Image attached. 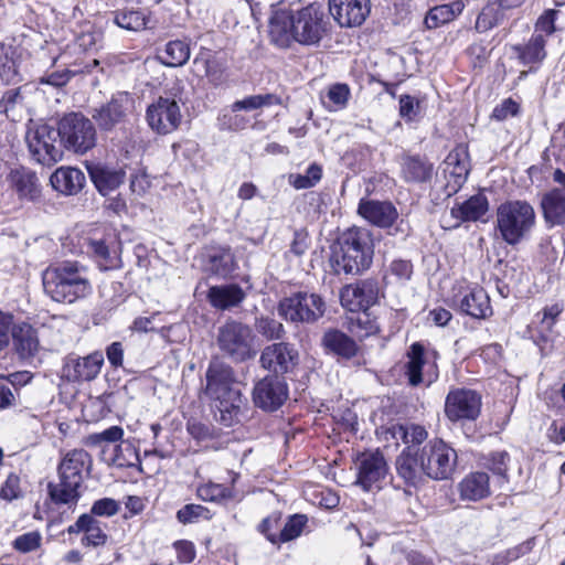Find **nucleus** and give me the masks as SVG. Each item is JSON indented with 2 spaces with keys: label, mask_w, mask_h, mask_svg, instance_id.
I'll list each match as a JSON object with an SVG mask.
<instances>
[{
  "label": "nucleus",
  "mask_w": 565,
  "mask_h": 565,
  "mask_svg": "<svg viewBox=\"0 0 565 565\" xmlns=\"http://www.w3.org/2000/svg\"><path fill=\"white\" fill-rule=\"evenodd\" d=\"M57 135L66 150L78 154L93 149L97 141L94 124L81 113L64 115L58 121Z\"/></svg>",
  "instance_id": "0eeeda50"
},
{
  "label": "nucleus",
  "mask_w": 565,
  "mask_h": 565,
  "mask_svg": "<svg viewBox=\"0 0 565 565\" xmlns=\"http://www.w3.org/2000/svg\"><path fill=\"white\" fill-rule=\"evenodd\" d=\"M393 436L401 438L405 444H420L427 438V431L419 425H396L392 428Z\"/></svg>",
  "instance_id": "09e8293b"
},
{
  "label": "nucleus",
  "mask_w": 565,
  "mask_h": 565,
  "mask_svg": "<svg viewBox=\"0 0 565 565\" xmlns=\"http://www.w3.org/2000/svg\"><path fill=\"white\" fill-rule=\"evenodd\" d=\"M12 183L22 198L33 199L39 192L38 178L29 170H15L12 172Z\"/></svg>",
  "instance_id": "ea45409f"
},
{
  "label": "nucleus",
  "mask_w": 565,
  "mask_h": 565,
  "mask_svg": "<svg viewBox=\"0 0 565 565\" xmlns=\"http://www.w3.org/2000/svg\"><path fill=\"white\" fill-rule=\"evenodd\" d=\"M465 9L462 0H454L449 3L433 7L426 14L424 23L427 29H437L454 21Z\"/></svg>",
  "instance_id": "c756f323"
},
{
  "label": "nucleus",
  "mask_w": 565,
  "mask_h": 565,
  "mask_svg": "<svg viewBox=\"0 0 565 565\" xmlns=\"http://www.w3.org/2000/svg\"><path fill=\"white\" fill-rule=\"evenodd\" d=\"M563 312V307L558 303L546 306L543 310L537 313V332L541 334L543 340H546L552 332L557 318Z\"/></svg>",
  "instance_id": "79ce46f5"
},
{
  "label": "nucleus",
  "mask_w": 565,
  "mask_h": 565,
  "mask_svg": "<svg viewBox=\"0 0 565 565\" xmlns=\"http://www.w3.org/2000/svg\"><path fill=\"white\" fill-rule=\"evenodd\" d=\"M306 524H307L306 515L295 514V515L290 516L288 519V521L285 523L279 535L277 536L278 543L288 542V541H291V540L300 536Z\"/></svg>",
  "instance_id": "8fccbe9b"
},
{
  "label": "nucleus",
  "mask_w": 565,
  "mask_h": 565,
  "mask_svg": "<svg viewBox=\"0 0 565 565\" xmlns=\"http://www.w3.org/2000/svg\"><path fill=\"white\" fill-rule=\"evenodd\" d=\"M481 395L467 388L451 390L445 401V414L451 422L475 420L481 412Z\"/></svg>",
  "instance_id": "ddd939ff"
},
{
  "label": "nucleus",
  "mask_w": 565,
  "mask_h": 565,
  "mask_svg": "<svg viewBox=\"0 0 565 565\" xmlns=\"http://www.w3.org/2000/svg\"><path fill=\"white\" fill-rule=\"evenodd\" d=\"M124 354H125L124 345L119 341L113 342L106 348V356H107L108 363L115 369L122 366Z\"/></svg>",
  "instance_id": "774afa93"
},
{
  "label": "nucleus",
  "mask_w": 565,
  "mask_h": 565,
  "mask_svg": "<svg viewBox=\"0 0 565 565\" xmlns=\"http://www.w3.org/2000/svg\"><path fill=\"white\" fill-rule=\"evenodd\" d=\"M358 212L371 224L384 228L392 226L398 217L396 207L387 201L361 200Z\"/></svg>",
  "instance_id": "b1692460"
},
{
  "label": "nucleus",
  "mask_w": 565,
  "mask_h": 565,
  "mask_svg": "<svg viewBox=\"0 0 565 565\" xmlns=\"http://www.w3.org/2000/svg\"><path fill=\"white\" fill-rule=\"evenodd\" d=\"M327 31L324 11L321 4L311 3L299 10L279 7L273 10L268 21L271 43L288 49L294 43L311 46L322 40Z\"/></svg>",
  "instance_id": "f257e3e1"
},
{
  "label": "nucleus",
  "mask_w": 565,
  "mask_h": 565,
  "mask_svg": "<svg viewBox=\"0 0 565 565\" xmlns=\"http://www.w3.org/2000/svg\"><path fill=\"white\" fill-rule=\"evenodd\" d=\"M462 500L478 501L490 495L489 476L486 472H471L458 484Z\"/></svg>",
  "instance_id": "cd10ccee"
},
{
  "label": "nucleus",
  "mask_w": 565,
  "mask_h": 565,
  "mask_svg": "<svg viewBox=\"0 0 565 565\" xmlns=\"http://www.w3.org/2000/svg\"><path fill=\"white\" fill-rule=\"evenodd\" d=\"M324 302L315 294L299 292L284 299L279 313L292 322H313L323 316Z\"/></svg>",
  "instance_id": "9b49d317"
},
{
  "label": "nucleus",
  "mask_w": 565,
  "mask_h": 565,
  "mask_svg": "<svg viewBox=\"0 0 565 565\" xmlns=\"http://www.w3.org/2000/svg\"><path fill=\"white\" fill-rule=\"evenodd\" d=\"M396 468L399 477L414 487L423 483L425 479L428 478L422 448L407 447V449L398 456Z\"/></svg>",
  "instance_id": "5701e85b"
},
{
  "label": "nucleus",
  "mask_w": 565,
  "mask_h": 565,
  "mask_svg": "<svg viewBox=\"0 0 565 565\" xmlns=\"http://www.w3.org/2000/svg\"><path fill=\"white\" fill-rule=\"evenodd\" d=\"M288 397L286 382L277 375H268L256 383L253 401L264 411L273 412L279 408Z\"/></svg>",
  "instance_id": "2eb2a0df"
},
{
  "label": "nucleus",
  "mask_w": 565,
  "mask_h": 565,
  "mask_svg": "<svg viewBox=\"0 0 565 565\" xmlns=\"http://www.w3.org/2000/svg\"><path fill=\"white\" fill-rule=\"evenodd\" d=\"M160 62L170 67L184 65L190 58V46L185 41L168 42L158 55Z\"/></svg>",
  "instance_id": "72a5a7b5"
},
{
  "label": "nucleus",
  "mask_w": 565,
  "mask_h": 565,
  "mask_svg": "<svg viewBox=\"0 0 565 565\" xmlns=\"http://www.w3.org/2000/svg\"><path fill=\"white\" fill-rule=\"evenodd\" d=\"M518 111L519 104L511 98H507L493 109L492 117L497 120H504L515 116Z\"/></svg>",
  "instance_id": "e2e57ef3"
},
{
  "label": "nucleus",
  "mask_w": 565,
  "mask_h": 565,
  "mask_svg": "<svg viewBox=\"0 0 565 565\" xmlns=\"http://www.w3.org/2000/svg\"><path fill=\"white\" fill-rule=\"evenodd\" d=\"M298 352L287 343H274L266 347L260 354L264 369L277 374L291 371L297 364Z\"/></svg>",
  "instance_id": "412c9836"
},
{
  "label": "nucleus",
  "mask_w": 565,
  "mask_h": 565,
  "mask_svg": "<svg viewBox=\"0 0 565 565\" xmlns=\"http://www.w3.org/2000/svg\"><path fill=\"white\" fill-rule=\"evenodd\" d=\"M349 331L362 340L376 334L380 331V324L375 317L364 310L349 318Z\"/></svg>",
  "instance_id": "f704fd0d"
},
{
  "label": "nucleus",
  "mask_w": 565,
  "mask_h": 565,
  "mask_svg": "<svg viewBox=\"0 0 565 565\" xmlns=\"http://www.w3.org/2000/svg\"><path fill=\"white\" fill-rule=\"evenodd\" d=\"M321 343L327 352L347 360L355 356L359 351L355 341L337 329L326 331Z\"/></svg>",
  "instance_id": "a878e982"
},
{
  "label": "nucleus",
  "mask_w": 565,
  "mask_h": 565,
  "mask_svg": "<svg viewBox=\"0 0 565 565\" xmlns=\"http://www.w3.org/2000/svg\"><path fill=\"white\" fill-rule=\"evenodd\" d=\"M236 267L235 258L230 249L218 248L209 255L206 269L221 277L231 275Z\"/></svg>",
  "instance_id": "e433bc0d"
},
{
  "label": "nucleus",
  "mask_w": 565,
  "mask_h": 565,
  "mask_svg": "<svg viewBox=\"0 0 565 565\" xmlns=\"http://www.w3.org/2000/svg\"><path fill=\"white\" fill-rule=\"evenodd\" d=\"M373 239L367 228L351 227L335 242L330 258L337 274L358 275L367 269L373 258Z\"/></svg>",
  "instance_id": "7ed1b4c3"
},
{
  "label": "nucleus",
  "mask_w": 565,
  "mask_h": 565,
  "mask_svg": "<svg viewBox=\"0 0 565 565\" xmlns=\"http://www.w3.org/2000/svg\"><path fill=\"white\" fill-rule=\"evenodd\" d=\"M489 210V202L486 195L479 193L472 195L462 203L451 207L449 215L441 220L445 228L458 227L462 222H476L481 220Z\"/></svg>",
  "instance_id": "6ab92c4d"
},
{
  "label": "nucleus",
  "mask_w": 565,
  "mask_h": 565,
  "mask_svg": "<svg viewBox=\"0 0 565 565\" xmlns=\"http://www.w3.org/2000/svg\"><path fill=\"white\" fill-rule=\"evenodd\" d=\"M210 510L201 504H186L177 512V519L182 524L198 522L199 520H210Z\"/></svg>",
  "instance_id": "603ef678"
},
{
  "label": "nucleus",
  "mask_w": 565,
  "mask_h": 565,
  "mask_svg": "<svg viewBox=\"0 0 565 565\" xmlns=\"http://www.w3.org/2000/svg\"><path fill=\"white\" fill-rule=\"evenodd\" d=\"M329 10L341 26L361 25L370 13V0H329Z\"/></svg>",
  "instance_id": "aec40b11"
},
{
  "label": "nucleus",
  "mask_w": 565,
  "mask_h": 565,
  "mask_svg": "<svg viewBox=\"0 0 565 565\" xmlns=\"http://www.w3.org/2000/svg\"><path fill=\"white\" fill-rule=\"evenodd\" d=\"M379 297L377 284L362 280L343 287L340 294L341 305L351 312L367 310Z\"/></svg>",
  "instance_id": "a211bd4d"
},
{
  "label": "nucleus",
  "mask_w": 565,
  "mask_h": 565,
  "mask_svg": "<svg viewBox=\"0 0 565 565\" xmlns=\"http://www.w3.org/2000/svg\"><path fill=\"white\" fill-rule=\"evenodd\" d=\"M557 11L546 10L536 21L535 31L551 35L555 31V17Z\"/></svg>",
  "instance_id": "69168bd1"
},
{
  "label": "nucleus",
  "mask_w": 565,
  "mask_h": 565,
  "mask_svg": "<svg viewBox=\"0 0 565 565\" xmlns=\"http://www.w3.org/2000/svg\"><path fill=\"white\" fill-rule=\"evenodd\" d=\"M207 298L213 307L225 310L239 305L245 294L237 285L214 286L209 289Z\"/></svg>",
  "instance_id": "7c9ffc66"
},
{
  "label": "nucleus",
  "mask_w": 565,
  "mask_h": 565,
  "mask_svg": "<svg viewBox=\"0 0 565 565\" xmlns=\"http://www.w3.org/2000/svg\"><path fill=\"white\" fill-rule=\"evenodd\" d=\"M542 207L546 222L553 225L565 223V190L554 189L542 199Z\"/></svg>",
  "instance_id": "2f4dec72"
},
{
  "label": "nucleus",
  "mask_w": 565,
  "mask_h": 565,
  "mask_svg": "<svg viewBox=\"0 0 565 565\" xmlns=\"http://www.w3.org/2000/svg\"><path fill=\"white\" fill-rule=\"evenodd\" d=\"M327 97L331 110H339L347 106L350 98V88L347 84H333L328 88Z\"/></svg>",
  "instance_id": "5fc2aeb1"
},
{
  "label": "nucleus",
  "mask_w": 565,
  "mask_h": 565,
  "mask_svg": "<svg viewBox=\"0 0 565 565\" xmlns=\"http://www.w3.org/2000/svg\"><path fill=\"white\" fill-rule=\"evenodd\" d=\"M88 172L96 189L103 195L116 190L122 182L125 173L121 170L113 169L102 164L88 167Z\"/></svg>",
  "instance_id": "c85d7f7f"
},
{
  "label": "nucleus",
  "mask_w": 565,
  "mask_h": 565,
  "mask_svg": "<svg viewBox=\"0 0 565 565\" xmlns=\"http://www.w3.org/2000/svg\"><path fill=\"white\" fill-rule=\"evenodd\" d=\"M447 169L450 174L456 175L460 180H465L468 174V168L466 162L460 160V153L458 151L450 152L445 161Z\"/></svg>",
  "instance_id": "052dcab7"
},
{
  "label": "nucleus",
  "mask_w": 565,
  "mask_h": 565,
  "mask_svg": "<svg viewBox=\"0 0 565 565\" xmlns=\"http://www.w3.org/2000/svg\"><path fill=\"white\" fill-rule=\"evenodd\" d=\"M257 329L268 339H278L282 334V324L274 319L262 318L258 321Z\"/></svg>",
  "instance_id": "680f3d73"
},
{
  "label": "nucleus",
  "mask_w": 565,
  "mask_h": 565,
  "mask_svg": "<svg viewBox=\"0 0 565 565\" xmlns=\"http://www.w3.org/2000/svg\"><path fill=\"white\" fill-rule=\"evenodd\" d=\"M14 347L21 358L33 356L39 349V340L35 330L28 323H21L12 328Z\"/></svg>",
  "instance_id": "473e14b6"
},
{
  "label": "nucleus",
  "mask_w": 565,
  "mask_h": 565,
  "mask_svg": "<svg viewBox=\"0 0 565 565\" xmlns=\"http://www.w3.org/2000/svg\"><path fill=\"white\" fill-rule=\"evenodd\" d=\"M508 460L509 455L505 451H497L491 455L488 467L493 473L502 478H505V473L508 470Z\"/></svg>",
  "instance_id": "0e129e2a"
},
{
  "label": "nucleus",
  "mask_w": 565,
  "mask_h": 565,
  "mask_svg": "<svg viewBox=\"0 0 565 565\" xmlns=\"http://www.w3.org/2000/svg\"><path fill=\"white\" fill-rule=\"evenodd\" d=\"M22 108V96L19 89H10L4 93L0 100V114H4L12 121H17L21 118Z\"/></svg>",
  "instance_id": "37998d69"
},
{
  "label": "nucleus",
  "mask_w": 565,
  "mask_h": 565,
  "mask_svg": "<svg viewBox=\"0 0 565 565\" xmlns=\"http://www.w3.org/2000/svg\"><path fill=\"white\" fill-rule=\"evenodd\" d=\"M100 33L96 32L90 24H86L76 35V44L83 51H90L100 40Z\"/></svg>",
  "instance_id": "4d7b16f0"
},
{
  "label": "nucleus",
  "mask_w": 565,
  "mask_h": 565,
  "mask_svg": "<svg viewBox=\"0 0 565 565\" xmlns=\"http://www.w3.org/2000/svg\"><path fill=\"white\" fill-rule=\"evenodd\" d=\"M205 394L214 402L215 417L224 426L238 422L244 399L238 388L233 369L221 360L211 361L206 370Z\"/></svg>",
  "instance_id": "f03ea898"
},
{
  "label": "nucleus",
  "mask_w": 565,
  "mask_h": 565,
  "mask_svg": "<svg viewBox=\"0 0 565 565\" xmlns=\"http://www.w3.org/2000/svg\"><path fill=\"white\" fill-rule=\"evenodd\" d=\"M181 119V109L174 99L159 97L147 108L146 120L148 126L159 135H168L177 130Z\"/></svg>",
  "instance_id": "f8f14e48"
},
{
  "label": "nucleus",
  "mask_w": 565,
  "mask_h": 565,
  "mask_svg": "<svg viewBox=\"0 0 565 565\" xmlns=\"http://www.w3.org/2000/svg\"><path fill=\"white\" fill-rule=\"evenodd\" d=\"M503 19V9L498 2L488 3L479 13L476 30L487 32L498 25Z\"/></svg>",
  "instance_id": "a19ab883"
},
{
  "label": "nucleus",
  "mask_w": 565,
  "mask_h": 565,
  "mask_svg": "<svg viewBox=\"0 0 565 565\" xmlns=\"http://www.w3.org/2000/svg\"><path fill=\"white\" fill-rule=\"evenodd\" d=\"M545 40L542 34H535L525 46H513L519 60L523 64L540 63L545 57Z\"/></svg>",
  "instance_id": "c9c22d12"
},
{
  "label": "nucleus",
  "mask_w": 565,
  "mask_h": 565,
  "mask_svg": "<svg viewBox=\"0 0 565 565\" xmlns=\"http://www.w3.org/2000/svg\"><path fill=\"white\" fill-rule=\"evenodd\" d=\"M89 246L97 257L110 265L120 252V244L113 233H108L106 237L100 239H90Z\"/></svg>",
  "instance_id": "4c0bfd02"
},
{
  "label": "nucleus",
  "mask_w": 565,
  "mask_h": 565,
  "mask_svg": "<svg viewBox=\"0 0 565 565\" xmlns=\"http://www.w3.org/2000/svg\"><path fill=\"white\" fill-rule=\"evenodd\" d=\"M42 280L45 294L56 302L74 303L92 294L86 268L75 262L50 266Z\"/></svg>",
  "instance_id": "20e7f679"
},
{
  "label": "nucleus",
  "mask_w": 565,
  "mask_h": 565,
  "mask_svg": "<svg viewBox=\"0 0 565 565\" xmlns=\"http://www.w3.org/2000/svg\"><path fill=\"white\" fill-rule=\"evenodd\" d=\"M458 305L462 312L477 319H484L492 313L489 296L482 288L466 290Z\"/></svg>",
  "instance_id": "bb28decb"
},
{
  "label": "nucleus",
  "mask_w": 565,
  "mask_h": 565,
  "mask_svg": "<svg viewBox=\"0 0 565 565\" xmlns=\"http://www.w3.org/2000/svg\"><path fill=\"white\" fill-rule=\"evenodd\" d=\"M84 533L85 535L82 539V544L84 546L96 547L104 545L107 541V534L103 530L100 523L89 514L87 515Z\"/></svg>",
  "instance_id": "49530a36"
},
{
  "label": "nucleus",
  "mask_w": 565,
  "mask_h": 565,
  "mask_svg": "<svg viewBox=\"0 0 565 565\" xmlns=\"http://www.w3.org/2000/svg\"><path fill=\"white\" fill-rule=\"evenodd\" d=\"M402 173L408 182H424L429 179L431 166L415 157H407L402 163Z\"/></svg>",
  "instance_id": "58836bf2"
},
{
  "label": "nucleus",
  "mask_w": 565,
  "mask_h": 565,
  "mask_svg": "<svg viewBox=\"0 0 565 565\" xmlns=\"http://www.w3.org/2000/svg\"><path fill=\"white\" fill-rule=\"evenodd\" d=\"M41 533L38 531H31L18 536L13 542V546L22 553H28L39 548L41 546Z\"/></svg>",
  "instance_id": "6e6d98bb"
},
{
  "label": "nucleus",
  "mask_w": 565,
  "mask_h": 565,
  "mask_svg": "<svg viewBox=\"0 0 565 565\" xmlns=\"http://www.w3.org/2000/svg\"><path fill=\"white\" fill-rule=\"evenodd\" d=\"M114 22L119 28L128 31H140L146 28L145 15L135 10H121L115 12Z\"/></svg>",
  "instance_id": "c03bdc74"
},
{
  "label": "nucleus",
  "mask_w": 565,
  "mask_h": 565,
  "mask_svg": "<svg viewBox=\"0 0 565 565\" xmlns=\"http://www.w3.org/2000/svg\"><path fill=\"white\" fill-rule=\"evenodd\" d=\"M92 513L98 516H113L119 511V503L110 498L97 500L92 507Z\"/></svg>",
  "instance_id": "bf43d9fd"
},
{
  "label": "nucleus",
  "mask_w": 565,
  "mask_h": 565,
  "mask_svg": "<svg viewBox=\"0 0 565 565\" xmlns=\"http://www.w3.org/2000/svg\"><path fill=\"white\" fill-rule=\"evenodd\" d=\"M253 330L244 323L231 320L217 330L220 350L235 362H244L256 355Z\"/></svg>",
  "instance_id": "6e6552de"
},
{
  "label": "nucleus",
  "mask_w": 565,
  "mask_h": 565,
  "mask_svg": "<svg viewBox=\"0 0 565 565\" xmlns=\"http://www.w3.org/2000/svg\"><path fill=\"white\" fill-rule=\"evenodd\" d=\"M21 494L20 478L15 473H10L0 490V498L12 501Z\"/></svg>",
  "instance_id": "13d9d810"
},
{
  "label": "nucleus",
  "mask_w": 565,
  "mask_h": 565,
  "mask_svg": "<svg viewBox=\"0 0 565 565\" xmlns=\"http://www.w3.org/2000/svg\"><path fill=\"white\" fill-rule=\"evenodd\" d=\"M406 359L405 374L411 385L431 383L437 377L436 364L428 361L425 349L420 343L411 345Z\"/></svg>",
  "instance_id": "f3484780"
},
{
  "label": "nucleus",
  "mask_w": 565,
  "mask_h": 565,
  "mask_svg": "<svg viewBox=\"0 0 565 565\" xmlns=\"http://www.w3.org/2000/svg\"><path fill=\"white\" fill-rule=\"evenodd\" d=\"M535 211L525 201H508L497 210V228L502 239L518 244L534 226Z\"/></svg>",
  "instance_id": "423d86ee"
},
{
  "label": "nucleus",
  "mask_w": 565,
  "mask_h": 565,
  "mask_svg": "<svg viewBox=\"0 0 565 565\" xmlns=\"http://www.w3.org/2000/svg\"><path fill=\"white\" fill-rule=\"evenodd\" d=\"M92 457L84 449L67 451L57 467L58 482L49 484L51 499L55 503L73 504L79 499L78 488L84 475H89Z\"/></svg>",
  "instance_id": "39448f33"
},
{
  "label": "nucleus",
  "mask_w": 565,
  "mask_h": 565,
  "mask_svg": "<svg viewBox=\"0 0 565 565\" xmlns=\"http://www.w3.org/2000/svg\"><path fill=\"white\" fill-rule=\"evenodd\" d=\"M322 175V170L317 164H311L305 174H290L289 175V183L295 189H308L313 185H316Z\"/></svg>",
  "instance_id": "3c124183"
},
{
  "label": "nucleus",
  "mask_w": 565,
  "mask_h": 565,
  "mask_svg": "<svg viewBox=\"0 0 565 565\" xmlns=\"http://www.w3.org/2000/svg\"><path fill=\"white\" fill-rule=\"evenodd\" d=\"M132 99L127 93L115 95L108 103L95 108L92 111V118L102 130H111L116 126L124 124L131 113Z\"/></svg>",
  "instance_id": "4468645a"
},
{
  "label": "nucleus",
  "mask_w": 565,
  "mask_h": 565,
  "mask_svg": "<svg viewBox=\"0 0 565 565\" xmlns=\"http://www.w3.org/2000/svg\"><path fill=\"white\" fill-rule=\"evenodd\" d=\"M277 102L278 99L276 98V96L271 94L253 95L232 104L231 113H237L241 110H254L262 108L264 106L273 105Z\"/></svg>",
  "instance_id": "de8ad7c7"
},
{
  "label": "nucleus",
  "mask_w": 565,
  "mask_h": 565,
  "mask_svg": "<svg viewBox=\"0 0 565 565\" xmlns=\"http://www.w3.org/2000/svg\"><path fill=\"white\" fill-rule=\"evenodd\" d=\"M309 248V236L308 233L305 231H296L294 234V239L290 244L289 253L301 257L306 254V252Z\"/></svg>",
  "instance_id": "338daca9"
},
{
  "label": "nucleus",
  "mask_w": 565,
  "mask_h": 565,
  "mask_svg": "<svg viewBox=\"0 0 565 565\" xmlns=\"http://www.w3.org/2000/svg\"><path fill=\"white\" fill-rule=\"evenodd\" d=\"M193 64L203 72V75L214 86H218L224 82L223 70L215 60L209 56H196Z\"/></svg>",
  "instance_id": "a18cd8bd"
},
{
  "label": "nucleus",
  "mask_w": 565,
  "mask_h": 565,
  "mask_svg": "<svg viewBox=\"0 0 565 565\" xmlns=\"http://www.w3.org/2000/svg\"><path fill=\"white\" fill-rule=\"evenodd\" d=\"M358 470L356 483L364 490L377 488L385 478L387 465L383 455L379 451L363 452L355 460Z\"/></svg>",
  "instance_id": "dca6fc26"
},
{
  "label": "nucleus",
  "mask_w": 565,
  "mask_h": 565,
  "mask_svg": "<svg viewBox=\"0 0 565 565\" xmlns=\"http://www.w3.org/2000/svg\"><path fill=\"white\" fill-rule=\"evenodd\" d=\"M196 492L199 498L204 501H221L233 497L230 488L213 482L200 486Z\"/></svg>",
  "instance_id": "864d4df0"
},
{
  "label": "nucleus",
  "mask_w": 565,
  "mask_h": 565,
  "mask_svg": "<svg viewBox=\"0 0 565 565\" xmlns=\"http://www.w3.org/2000/svg\"><path fill=\"white\" fill-rule=\"evenodd\" d=\"M426 475L433 480H446L457 466V451L441 439H433L422 447Z\"/></svg>",
  "instance_id": "9d476101"
},
{
  "label": "nucleus",
  "mask_w": 565,
  "mask_h": 565,
  "mask_svg": "<svg viewBox=\"0 0 565 565\" xmlns=\"http://www.w3.org/2000/svg\"><path fill=\"white\" fill-rule=\"evenodd\" d=\"M57 130L46 124L30 120L25 142L31 156L43 166H53L63 159V150L56 145Z\"/></svg>",
  "instance_id": "1a4fd4ad"
},
{
  "label": "nucleus",
  "mask_w": 565,
  "mask_h": 565,
  "mask_svg": "<svg viewBox=\"0 0 565 565\" xmlns=\"http://www.w3.org/2000/svg\"><path fill=\"white\" fill-rule=\"evenodd\" d=\"M52 186L64 194H76L85 184V174L77 168L60 167L51 175Z\"/></svg>",
  "instance_id": "393cba45"
},
{
  "label": "nucleus",
  "mask_w": 565,
  "mask_h": 565,
  "mask_svg": "<svg viewBox=\"0 0 565 565\" xmlns=\"http://www.w3.org/2000/svg\"><path fill=\"white\" fill-rule=\"evenodd\" d=\"M104 361V354L100 351L83 358H70L64 366V374L73 382H89L98 376Z\"/></svg>",
  "instance_id": "4be33fe9"
}]
</instances>
